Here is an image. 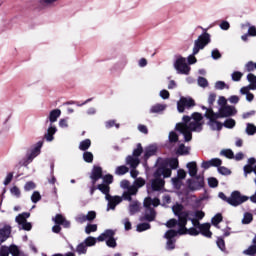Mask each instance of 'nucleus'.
I'll return each instance as SVG.
<instances>
[{"instance_id": "nucleus-1", "label": "nucleus", "mask_w": 256, "mask_h": 256, "mask_svg": "<svg viewBox=\"0 0 256 256\" xmlns=\"http://www.w3.org/2000/svg\"><path fill=\"white\" fill-rule=\"evenodd\" d=\"M203 114L199 112H193L191 116L184 115L182 122L175 125V131H179L184 137V141L189 143L193 139V133H201L203 131Z\"/></svg>"}, {"instance_id": "nucleus-2", "label": "nucleus", "mask_w": 256, "mask_h": 256, "mask_svg": "<svg viewBox=\"0 0 256 256\" xmlns=\"http://www.w3.org/2000/svg\"><path fill=\"white\" fill-rule=\"evenodd\" d=\"M237 113V108L231 105L221 106L218 112L210 110L209 114H206L207 122L206 125L209 127L211 131H221L223 129V123L218 121L217 119H225L227 117H235Z\"/></svg>"}, {"instance_id": "nucleus-3", "label": "nucleus", "mask_w": 256, "mask_h": 256, "mask_svg": "<svg viewBox=\"0 0 256 256\" xmlns=\"http://www.w3.org/2000/svg\"><path fill=\"white\" fill-rule=\"evenodd\" d=\"M185 207L183 204L176 202L175 205L172 206V212L175 215V217H178V233L179 235H185V231H187V221H191L193 227H196V229H199L201 223L199 220L193 217V212L189 210H184Z\"/></svg>"}, {"instance_id": "nucleus-4", "label": "nucleus", "mask_w": 256, "mask_h": 256, "mask_svg": "<svg viewBox=\"0 0 256 256\" xmlns=\"http://www.w3.org/2000/svg\"><path fill=\"white\" fill-rule=\"evenodd\" d=\"M209 43H211V34L204 31L198 36V39L194 41L192 55L187 57L188 66L195 65V63H197V58H195V55H197L200 51H203V49H205Z\"/></svg>"}, {"instance_id": "nucleus-5", "label": "nucleus", "mask_w": 256, "mask_h": 256, "mask_svg": "<svg viewBox=\"0 0 256 256\" xmlns=\"http://www.w3.org/2000/svg\"><path fill=\"white\" fill-rule=\"evenodd\" d=\"M168 178L169 176H166L162 170L156 167L153 178L150 180V183H147L148 195H152L155 191H163L165 189V179Z\"/></svg>"}, {"instance_id": "nucleus-6", "label": "nucleus", "mask_w": 256, "mask_h": 256, "mask_svg": "<svg viewBox=\"0 0 256 256\" xmlns=\"http://www.w3.org/2000/svg\"><path fill=\"white\" fill-rule=\"evenodd\" d=\"M157 168L162 171L166 177H171L172 170L178 169L179 159L177 158H158Z\"/></svg>"}, {"instance_id": "nucleus-7", "label": "nucleus", "mask_w": 256, "mask_h": 256, "mask_svg": "<svg viewBox=\"0 0 256 256\" xmlns=\"http://www.w3.org/2000/svg\"><path fill=\"white\" fill-rule=\"evenodd\" d=\"M43 148V141L40 140L34 144L31 149L27 150L26 155L19 161L20 167H29L31 163L41 155V149Z\"/></svg>"}, {"instance_id": "nucleus-8", "label": "nucleus", "mask_w": 256, "mask_h": 256, "mask_svg": "<svg viewBox=\"0 0 256 256\" xmlns=\"http://www.w3.org/2000/svg\"><path fill=\"white\" fill-rule=\"evenodd\" d=\"M144 205V216L140 217V221H148V223H151L152 221H155V218L157 217V212H155V208H153V198L151 196H148L144 199L143 202Z\"/></svg>"}, {"instance_id": "nucleus-9", "label": "nucleus", "mask_w": 256, "mask_h": 256, "mask_svg": "<svg viewBox=\"0 0 256 256\" xmlns=\"http://www.w3.org/2000/svg\"><path fill=\"white\" fill-rule=\"evenodd\" d=\"M173 66L178 75H189L191 73V66L187 64V59L181 55L176 56Z\"/></svg>"}, {"instance_id": "nucleus-10", "label": "nucleus", "mask_w": 256, "mask_h": 256, "mask_svg": "<svg viewBox=\"0 0 256 256\" xmlns=\"http://www.w3.org/2000/svg\"><path fill=\"white\" fill-rule=\"evenodd\" d=\"M121 189H124L122 194L124 201H132V197L137 195V187L131 185L129 180H122L120 182Z\"/></svg>"}, {"instance_id": "nucleus-11", "label": "nucleus", "mask_w": 256, "mask_h": 256, "mask_svg": "<svg viewBox=\"0 0 256 256\" xmlns=\"http://www.w3.org/2000/svg\"><path fill=\"white\" fill-rule=\"evenodd\" d=\"M187 185L190 191H201L205 187V178L203 175L194 176L187 180Z\"/></svg>"}, {"instance_id": "nucleus-12", "label": "nucleus", "mask_w": 256, "mask_h": 256, "mask_svg": "<svg viewBox=\"0 0 256 256\" xmlns=\"http://www.w3.org/2000/svg\"><path fill=\"white\" fill-rule=\"evenodd\" d=\"M246 201H249V197L245 195H241L240 191H233L229 197L228 205L232 207H239V205H243Z\"/></svg>"}, {"instance_id": "nucleus-13", "label": "nucleus", "mask_w": 256, "mask_h": 256, "mask_svg": "<svg viewBox=\"0 0 256 256\" xmlns=\"http://www.w3.org/2000/svg\"><path fill=\"white\" fill-rule=\"evenodd\" d=\"M195 100L191 97H180L179 101L177 102V111L178 113H185V109H193L195 107Z\"/></svg>"}, {"instance_id": "nucleus-14", "label": "nucleus", "mask_w": 256, "mask_h": 256, "mask_svg": "<svg viewBox=\"0 0 256 256\" xmlns=\"http://www.w3.org/2000/svg\"><path fill=\"white\" fill-rule=\"evenodd\" d=\"M105 200L108 202L106 211H115L117 205H119L120 203H123V201H125V198H123V196L110 195L108 198H105Z\"/></svg>"}, {"instance_id": "nucleus-15", "label": "nucleus", "mask_w": 256, "mask_h": 256, "mask_svg": "<svg viewBox=\"0 0 256 256\" xmlns=\"http://www.w3.org/2000/svg\"><path fill=\"white\" fill-rule=\"evenodd\" d=\"M12 227L9 224H4L2 228H0V245H3L9 237H11Z\"/></svg>"}, {"instance_id": "nucleus-16", "label": "nucleus", "mask_w": 256, "mask_h": 256, "mask_svg": "<svg viewBox=\"0 0 256 256\" xmlns=\"http://www.w3.org/2000/svg\"><path fill=\"white\" fill-rule=\"evenodd\" d=\"M141 211V202L139 200H131L128 205V213L130 216L137 215Z\"/></svg>"}, {"instance_id": "nucleus-17", "label": "nucleus", "mask_w": 256, "mask_h": 256, "mask_svg": "<svg viewBox=\"0 0 256 256\" xmlns=\"http://www.w3.org/2000/svg\"><path fill=\"white\" fill-rule=\"evenodd\" d=\"M116 231L113 229H106L103 233H101L97 239L100 243H103V241H107L109 239H112L115 237Z\"/></svg>"}, {"instance_id": "nucleus-18", "label": "nucleus", "mask_w": 256, "mask_h": 256, "mask_svg": "<svg viewBox=\"0 0 256 256\" xmlns=\"http://www.w3.org/2000/svg\"><path fill=\"white\" fill-rule=\"evenodd\" d=\"M201 235H203L204 237H207L208 239H211L213 233L211 232V224L209 223H203L200 224V226L198 227Z\"/></svg>"}, {"instance_id": "nucleus-19", "label": "nucleus", "mask_w": 256, "mask_h": 256, "mask_svg": "<svg viewBox=\"0 0 256 256\" xmlns=\"http://www.w3.org/2000/svg\"><path fill=\"white\" fill-rule=\"evenodd\" d=\"M141 160L135 156L128 155L125 159V164L129 165L130 169H137Z\"/></svg>"}, {"instance_id": "nucleus-20", "label": "nucleus", "mask_w": 256, "mask_h": 256, "mask_svg": "<svg viewBox=\"0 0 256 256\" xmlns=\"http://www.w3.org/2000/svg\"><path fill=\"white\" fill-rule=\"evenodd\" d=\"M60 117H61L60 109L51 110L49 113L48 119L46 120V123H50V125H53V123H56L57 119Z\"/></svg>"}, {"instance_id": "nucleus-21", "label": "nucleus", "mask_w": 256, "mask_h": 256, "mask_svg": "<svg viewBox=\"0 0 256 256\" xmlns=\"http://www.w3.org/2000/svg\"><path fill=\"white\" fill-rule=\"evenodd\" d=\"M157 153V145H149L144 149V161H147L149 157H153Z\"/></svg>"}, {"instance_id": "nucleus-22", "label": "nucleus", "mask_w": 256, "mask_h": 256, "mask_svg": "<svg viewBox=\"0 0 256 256\" xmlns=\"http://www.w3.org/2000/svg\"><path fill=\"white\" fill-rule=\"evenodd\" d=\"M97 190L100 191V193H102V195H105V199H109V196H111V186L107 185V184H98L97 185Z\"/></svg>"}, {"instance_id": "nucleus-23", "label": "nucleus", "mask_w": 256, "mask_h": 256, "mask_svg": "<svg viewBox=\"0 0 256 256\" xmlns=\"http://www.w3.org/2000/svg\"><path fill=\"white\" fill-rule=\"evenodd\" d=\"M30 217H31V213L23 212L16 216L15 222L17 223L18 227H20V225H22L23 223H26L27 219H29Z\"/></svg>"}, {"instance_id": "nucleus-24", "label": "nucleus", "mask_w": 256, "mask_h": 256, "mask_svg": "<svg viewBox=\"0 0 256 256\" xmlns=\"http://www.w3.org/2000/svg\"><path fill=\"white\" fill-rule=\"evenodd\" d=\"M90 177L101 179L103 177V168H101V166L94 165L91 170Z\"/></svg>"}, {"instance_id": "nucleus-25", "label": "nucleus", "mask_w": 256, "mask_h": 256, "mask_svg": "<svg viewBox=\"0 0 256 256\" xmlns=\"http://www.w3.org/2000/svg\"><path fill=\"white\" fill-rule=\"evenodd\" d=\"M190 177H197V162H189L186 165Z\"/></svg>"}, {"instance_id": "nucleus-26", "label": "nucleus", "mask_w": 256, "mask_h": 256, "mask_svg": "<svg viewBox=\"0 0 256 256\" xmlns=\"http://www.w3.org/2000/svg\"><path fill=\"white\" fill-rule=\"evenodd\" d=\"M97 241H99V239L93 236H88L82 241V243L89 249V247H95V245H97Z\"/></svg>"}, {"instance_id": "nucleus-27", "label": "nucleus", "mask_w": 256, "mask_h": 256, "mask_svg": "<svg viewBox=\"0 0 256 256\" xmlns=\"http://www.w3.org/2000/svg\"><path fill=\"white\" fill-rule=\"evenodd\" d=\"M241 27L242 29H247L248 27L247 34L249 37H256V27L251 25V23L246 22L245 24H242Z\"/></svg>"}, {"instance_id": "nucleus-28", "label": "nucleus", "mask_w": 256, "mask_h": 256, "mask_svg": "<svg viewBox=\"0 0 256 256\" xmlns=\"http://www.w3.org/2000/svg\"><path fill=\"white\" fill-rule=\"evenodd\" d=\"M246 79L248 81V83H250V85H248L251 89V91H256V76L253 73H249L246 76Z\"/></svg>"}, {"instance_id": "nucleus-29", "label": "nucleus", "mask_w": 256, "mask_h": 256, "mask_svg": "<svg viewBox=\"0 0 256 256\" xmlns=\"http://www.w3.org/2000/svg\"><path fill=\"white\" fill-rule=\"evenodd\" d=\"M177 235H179V230L170 229V230L166 231L163 238L166 240H175Z\"/></svg>"}, {"instance_id": "nucleus-30", "label": "nucleus", "mask_w": 256, "mask_h": 256, "mask_svg": "<svg viewBox=\"0 0 256 256\" xmlns=\"http://www.w3.org/2000/svg\"><path fill=\"white\" fill-rule=\"evenodd\" d=\"M167 109V105L165 104H155L150 108V113H162Z\"/></svg>"}, {"instance_id": "nucleus-31", "label": "nucleus", "mask_w": 256, "mask_h": 256, "mask_svg": "<svg viewBox=\"0 0 256 256\" xmlns=\"http://www.w3.org/2000/svg\"><path fill=\"white\" fill-rule=\"evenodd\" d=\"M91 147V139L87 138L85 140H82L79 144L78 149L80 151H87Z\"/></svg>"}, {"instance_id": "nucleus-32", "label": "nucleus", "mask_w": 256, "mask_h": 256, "mask_svg": "<svg viewBox=\"0 0 256 256\" xmlns=\"http://www.w3.org/2000/svg\"><path fill=\"white\" fill-rule=\"evenodd\" d=\"M149 229H151V224H149V222L139 223L136 226V231L138 233H143V231H149Z\"/></svg>"}, {"instance_id": "nucleus-33", "label": "nucleus", "mask_w": 256, "mask_h": 256, "mask_svg": "<svg viewBox=\"0 0 256 256\" xmlns=\"http://www.w3.org/2000/svg\"><path fill=\"white\" fill-rule=\"evenodd\" d=\"M237 125V122L233 118H227L224 123H222V127L226 129H233Z\"/></svg>"}, {"instance_id": "nucleus-34", "label": "nucleus", "mask_w": 256, "mask_h": 256, "mask_svg": "<svg viewBox=\"0 0 256 256\" xmlns=\"http://www.w3.org/2000/svg\"><path fill=\"white\" fill-rule=\"evenodd\" d=\"M220 155L222 157H226V159H235V153L231 149H223L220 151Z\"/></svg>"}, {"instance_id": "nucleus-35", "label": "nucleus", "mask_w": 256, "mask_h": 256, "mask_svg": "<svg viewBox=\"0 0 256 256\" xmlns=\"http://www.w3.org/2000/svg\"><path fill=\"white\" fill-rule=\"evenodd\" d=\"M252 222H253V214L251 212H245L242 219V225H249Z\"/></svg>"}, {"instance_id": "nucleus-36", "label": "nucleus", "mask_w": 256, "mask_h": 256, "mask_svg": "<svg viewBox=\"0 0 256 256\" xmlns=\"http://www.w3.org/2000/svg\"><path fill=\"white\" fill-rule=\"evenodd\" d=\"M87 246L81 242L76 246V253L78 255H87Z\"/></svg>"}, {"instance_id": "nucleus-37", "label": "nucleus", "mask_w": 256, "mask_h": 256, "mask_svg": "<svg viewBox=\"0 0 256 256\" xmlns=\"http://www.w3.org/2000/svg\"><path fill=\"white\" fill-rule=\"evenodd\" d=\"M176 155H189V147L185 144H180L176 150Z\"/></svg>"}, {"instance_id": "nucleus-38", "label": "nucleus", "mask_w": 256, "mask_h": 256, "mask_svg": "<svg viewBox=\"0 0 256 256\" xmlns=\"http://www.w3.org/2000/svg\"><path fill=\"white\" fill-rule=\"evenodd\" d=\"M245 133L249 136H253L256 133V126L253 123H247Z\"/></svg>"}, {"instance_id": "nucleus-39", "label": "nucleus", "mask_w": 256, "mask_h": 256, "mask_svg": "<svg viewBox=\"0 0 256 256\" xmlns=\"http://www.w3.org/2000/svg\"><path fill=\"white\" fill-rule=\"evenodd\" d=\"M127 173H129V167L125 165L118 166L115 169V175H125Z\"/></svg>"}, {"instance_id": "nucleus-40", "label": "nucleus", "mask_w": 256, "mask_h": 256, "mask_svg": "<svg viewBox=\"0 0 256 256\" xmlns=\"http://www.w3.org/2000/svg\"><path fill=\"white\" fill-rule=\"evenodd\" d=\"M101 179H102L103 185L109 186V185L113 184V175L112 174H106V175L102 174Z\"/></svg>"}, {"instance_id": "nucleus-41", "label": "nucleus", "mask_w": 256, "mask_h": 256, "mask_svg": "<svg viewBox=\"0 0 256 256\" xmlns=\"http://www.w3.org/2000/svg\"><path fill=\"white\" fill-rule=\"evenodd\" d=\"M214 89L217 91H223V89H229V85L225 81H216L214 84Z\"/></svg>"}, {"instance_id": "nucleus-42", "label": "nucleus", "mask_w": 256, "mask_h": 256, "mask_svg": "<svg viewBox=\"0 0 256 256\" xmlns=\"http://www.w3.org/2000/svg\"><path fill=\"white\" fill-rule=\"evenodd\" d=\"M142 153H143V146L141 145V143H138L137 147L132 152V157H136V159H139Z\"/></svg>"}, {"instance_id": "nucleus-43", "label": "nucleus", "mask_w": 256, "mask_h": 256, "mask_svg": "<svg viewBox=\"0 0 256 256\" xmlns=\"http://www.w3.org/2000/svg\"><path fill=\"white\" fill-rule=\"evenodd\" d=\"M221 221H223V215H221V213H217L211 219V223H212V225H214V227H219V223H221Z\"/></svg>"}, {"instance_id": "nucleus-44", "label": "nucleus", "mask_w": 256, "mask_h": 256, "mask_svg": "<svg viewBox=\"0 0 256 256\" xmlns=\"http://www.w3.org/2000/svg\"><path fill=\"white\" fill-rule=\"evenodd\" d=\"M18 229L20 231H31L33 229V224L31 222H28L27 220L18 226Z\"/></svg>"}, {"instance_id": "nucleus-45", "label": "nucleus", "mask_w": 256, "mask_h": 256, "mask_svg": "<svg viewBox=\"0 0 256 256\" xmlns=\"http://www.w3.org/2000/svg\"><path fill=\"white\" fill-rule=\"evenodd\" d=\"M97 231V224H87L85 227L86 235H91V233H95Z\"/></svg>"}, {"instance_id": "nucleus-46", "label": "nucleus", "mask_w": 256, "mask_h": 256, "mask_svg": "<svg viewBox=\"0 0 256 256\" xmlns=\"http://www.w3.org/2000/svg\"><path fill=\"white\" fill-rule=\"evenodd\" d=\"M242 78H243V72H241V71H234L231 74V79L234 82H239V81H241Z\"/></svg>"}, {"instance_id": "nucleus-47", "label": "nucleus", "mask_w": 256, "mask_h": 256, "mask_svg": "<svg viewBox=\"0 0 256 256\" xmlns=\"http://www.w3.org/2000/svg\"><path fill=\"white\" fill-rule=\"evenodd\" d=\"M185 235H191L192 237H197V235H199L200 231L197 230V228L195 227H191L189 229L186 228V230H184Z\"/></svg>"}, {"instance_id": "nucleus-48", "label": "nucleus", "mask_w": 256, "mask_h": 256, "mask_svg": "<svg viewBox=\"0 0 256 256\" xmlns=\"http://www.w3.org/2000/svg\"><path fill=\"white\" fill-rule=\"evenodd\" d=\"M169 143H177L179 141V135L175 131H171L168 136Z\"/></svg>"}, {"instance_id": "nucleus-49", "label": "nucleus", "mask_w": 256, "mask_h": 256, "mask_svg": "<svg viewBox=\"0 0 256 256\" xmlns=\"http://www.w3.org/2000/svg\"><path fill=\"white\" fill-rule=\"evenodd\" d=\"M198 86L202 87V89H205L207 87H209V81L206 80L205 77H198Z\"/></svg>"}, {"instance_id": "nucleus-50", "label": "nucleus", "mask_w": 256, "mask_h": 256, "mask_svg": "<svg viewBox=\"0 0 256 256\" xmlns=\"http://www.w3.org/2000/svg\"><path fill=\"white\" fill-rule=\"evenodd\" d=\"M165 225L166 227H168V229H173V227H176V225H179V217L178 219L172 218L168 220Z\"/></svg>"}, {"instance_id": "nucleus-51", "label": "nucleus", "mask_w": 256, "mask_h": 256, "mask_svg": "<svg viewBox=\"0 0 256 256\" xmlns=\"http://www.w3.org/2000/svg\"><path fill=\"white\" fill-rule=\"evenodd\" d=\"M208 185L211 189H215V187H219V180L215 177L208 178Z\"/></svg>"}, {"instance_id": "nucleus-52", "label": "nucleus", "mask_w": 256, "mask_h": 256, "mask_svg": "<svg viewBox=\"0 0 256 256\" xmlns=\"http://www.w3.org/2000/svg\"><path fill=\"white\" fill-rule=\"evenodd\" d=\"M216 245L220 249V251H223V253H225V251H226L225 240L223 238L218 237L217 241H216Z\"/></svg>"}, {"instance_id": "nucleus-53", "label": "nucleus", "mask_w": 256, "mask_h": 256, "mask_svg": "<svg viewBox=\"0 0 256 256\" xmlns=\"http://www.w3.org/2000/svg\"><path fill=\"white\" fill-rule=\"evenodd\" d=\"M210 164L211 167H217V169H219V167L223 165V160H221L220 158H212L210 159Z\"/></svg>"}, {"instance_id": "nucleus-54", "label": "nucleus", "mask_w": 256, "mask_h": 256, "mask_svg": "<svg viewBox=\"0 0 256 256\" xmlns=\"http://www.w3.org/2000/svg\"><path fill=\"white\" fill-rule=\"evenodd\" d=\"M106 245L110 249H115V247H117V239H115V236L106 240Z\"/></svg>"}, {"instance_id": "nucleus-55", "label": "nucleus", "mask_w": 256, "mask_h": 256, "mask_svg": "<svg viewBox=\"0 0 256 256\" xmlns=\"http://www.w3.org/2000/svg\"><path fill=\"white\" fill-rule=\"evenodd\" d=\"M244 255H256V245H250L248 249L243 251Z\"/></svg>"}, {"instance_id": "nucleus-56", "label": "nucleus", "mask_w": 256, "mask_h": 256, "mask_svg": "<svg viewBox=\"0 0 256 256\" xmlns=\"http://www.w3.org/2000/svg\"><path fill=\"white\" fill-rule=\"evenodd\" d=\"M83 159L85 163H91L93 161V153L89 151H85L83 153Z\"/></svg>"}, {"instance_id": "nucleus-57", "label": "nucleus", "mask_w": 256, "mask_h": 256, "mask_svg": "<svg viewBox=\"0 0 256 256\" xmlns=\"http://www.w3.org/2000/svg\"><path fill=\"white\" fill-rule=\"evenodd\" d=\"M41 200V193L39 191H34L31 195L32 203H39Z\"/></svg>"}, {"instance_id": "nucleus-58", "label": "nucleus", "mask_w": 256, "mask_h": 256, "mask_svg": "<svg viewBox=\"0 0 256 256\" xmlns=\"http://www.w3.org/2000/svg\"><path fill=\"white\" fill-rule=\"evenodd\" d=\"M37 185L33 181H28L24 185V191H33V189H36Z\"/></svg>"}, {"instance_id": "nucleus-59", "label": "nucleus", "mask_w": 256, "mask_h": 256, "mask_svg": "<svg viewBox=\"0 0 256 256\" xmlns=\"http://www.w3.org/2000/svg\"><path fill=\"white\" fill-rule=\"evenodd\" d=\"M171 181L174 189H181V186L183 185V182H181V179L174 177L171 179Z\"/></svg>"}, {"instance_id": "nucleus-60", "label": "nucleus", "mask_w": 256, "mask_h": 256, "mask_svg": "<svg viewBox=\"0 0 256 256\" xmlns=\"http://www.w3.org/2000/svg\"><path fill=\"white\" fill-rule=\"evenodd\" d=\"M10 193L11 195H13L14 197H16V199H19V197H21V190L19 189V187L17 186H13L10 189Z\"/></svg>"}, {"instance_id": "nucleus-61", "label": "nucleus", "mask_w": 256, "mask_h": 256, "mask_svg": "<svg viewBox=\"0 0 256 256\" xmlns=\"http://www.w3.org/2000/svg\"><path fill=\"white\" fill-rule=\"evenodd\" d=\"M217 171L220 175H231V170L225 166H220L217 168Z\"/></svg>"}, {"instance_id": "nucleus-62", "label": "nucleus", "mask_w": 256, "mask_h": 256, "mask_svg": "<svg viewBox=\"0 0 256 256\" xmlns=\"http://www.w3.org/2000/svg\"><path fill=\"white\" fill-rule=\"evenodd\" d=\"M74 219L76 223H79L80 225H83V223L87 221L85 214H78Z\"/></svg>"}, {"instance_id": "nucleus-63", "label": "nucleus", "mask_w": 256, "mask_h": 256, "mask_svg": "<svg viewBox=\"0 0 256 256\" xmlns=\"http://www.w3.org/2000/svg\"><path fill=\"white\" fill-rule=\"evenodd\" d=\"M245 70L248 72V73H251L253 71H255V62L253 61H249L245 64Z\"/></svg>"}, {"instance_id": "nucleus-64", "label": "nucleus", "mask_w": 256, "mask_h": 256, "mask_svg": "<svg viewBox=\"0 0 256 256\" xmlns=\"http://www.w3.org/2000/svg\"><path fill=\"white\" fill-rule=\"evenodd\" d=\"M175 243H177V240H167L166 250L167 251H173V249H175Z\"/></svg>"}]
</instances>
